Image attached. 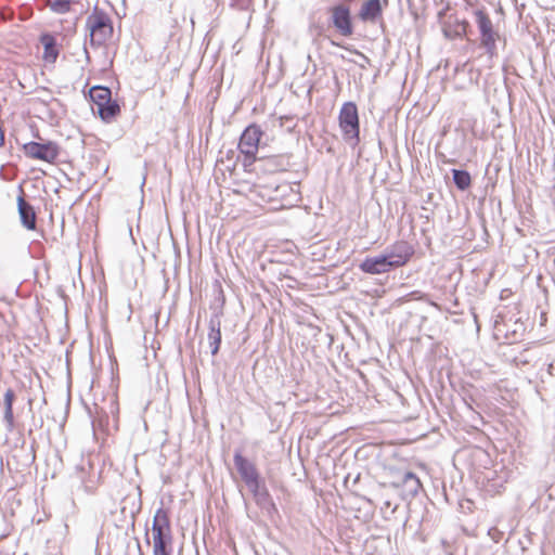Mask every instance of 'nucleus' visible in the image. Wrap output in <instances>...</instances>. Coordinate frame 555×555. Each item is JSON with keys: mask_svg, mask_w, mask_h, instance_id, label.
I'll list each match as a JSON object with an SVG mask.
<instances>
[{"mask_svg": "<svg viewBox=\"0 0 555 555\" xmlns=\"http://www.w3.org/2000/svg\"><path fill=\"white\" fill-rule=\"evenodd\" d=\"M90 43L94 48L107 47L114 36L113 21L108 13L95 7L86 21Z\"/></svg>", "mask_w": 555, "mask_h": 555, "instance_id": "1", "label": "nucleus"}, {"mask_svg": "<svg viewBox=\"0 0 555 555\" xmlns=\"http://www.w3.org/2000/svg\"><path fill=\"white\" fill-rule=\"evenodd\" d=\"M15 400V393L10 388L4 392L3 404H4V420L9 425H13L14 415H13V403Z\"/></svg>", "mask_w": 555, "mask_h": 555, "instance_id": "17", "label": "nucleus"}, {"mask_svg": "<svg viewBox=\"0 0 555 555\" xmlns=\"http://www.w3.org/2000/svg\"><path fill=\"white\" fill-rule=\"evenodd\" d=\"M262 137V131L257 125L248 126L240 138L238 150L243 155L242 165L245 172H256L255 163Z\"/></svg>", "mask_w": 555, "mask_h": 555, "instance_id": "2", "label": "nucleus"}, {"mask_svg": "<svg viewBox=\"0 0 555 555\" xmlns=\"http://www.w3.org/2000/svg\"><path fill=\"white\" fill-rule=\"evenodd\" d=\"M506 292H507V289H503V291H502L501 298H504V296H507V293H506Z\"/></svg>", "mask_w": 555, "mask_h": 555, "instance_id": "24", "label": "nucleus"}, {"mask_svg": "<svg viewBox=\"0 0 555 555\" xmlns=\"http://www.w3.org/2000/svg\"><path fill=\"white\" fill-rule=\"evenodd\" d=\"M40 42L43 46V61L50 64L55 63L60 53L55 38L50 34H43Z\"/></svg>", "mask_w": 555, "mask_h": 555, "instance_id": "14", "label": "nucleus"}, {"mask_svg": "<svg viewBox=\"0 0 555 555\" xmlns=\"http://www.w3.org/2000/svg\"><path fill=\"white\" fill-rule=\"evenodd\" d=\"M476 22L480 30L481 44L490 52L495 49L498 38L496 31L493 29L492 21L486 10L475 11Z\"/></svg>", "mask_w": 555, "mask_h": 555, "instance_id": "6", "label": "nucleus"}, {"mask_svg": "<svg viewBox=\"0 0 555 555\" xmlns=\"http://www.w3.org/2000/svg\"><path fill=\"white\" fill-rule=\"evenodd\" d=\"M452 173H453V181L460 190L464 191L470 186L472 177H470L469 172H467L465 170L453 169Z\"/></svg>", "mask_w": 555, "mask_h": 555, "instance_id": "18", "label": "nucleus"}, {"mask_svg": "<svg viewBox=\"0 0 555 555\" xmlns=\"http://www.w3.org/2000/svg\"><path fill=\"white\" fill-rule=\"evenodd\" d=\"M22 151L26 157L48 164H55L60 155V146L53 141L27 142L23 144Z\"/></svg>", "mask_w": 555, "mask_h": 555, "instance_id": "5", "label": "nucleus"}, {"mask_svg": "<svg viewBox=\"0 0 555 555\" xmlns=\"http://www.w3.org/2000/svg\"><path fill=\"white\" fill-rule=\"evenodd\" d=\"M387 4L388 0H383V2L382 0H366L362 3L358 16L362 22L375 23L382 18L383 10Z\"/></svg>", "mask_w": 555, "mask_h": 555, "instance_id": "10", "label": "nucleus"}, {"mask_svg": "<svg viewBox=\"0 0 555 555\" xmlns=\"http://www.w3.org/2000/svg\"><path fill=\"white\" fill-rule=\"evenodd\" d=\"M469 24L467 21H460L454 18L453 23L451 20L446 22L443 33L448 38H460L466 35Z\"/></svg>", "mask_w": 555, "mask_h": 555, "instance_id": "15", "label": "nucleus"}, {"mask_svg": "<svg viewBox=\"0 0 555 555\" xmlns=\"http://www.w3.org/2000/svg\"><path fill=\"white\" fill-rule=\"evenodd\" d=\"M89 94L103 121L111 122L120 114V106L116 101L112 100L109 88L94 86L90 89Z\"/></svg>", "mask_w": 555, "mask_h": 555, "instance_id": "4", "label": "nucleus"}, {"mask_svg": "<svg viewBox=\"0 0 555 555\" xmlns=\"http://www.w3.org/2000/svg\"><path fill=\"white\" fill-rule=\"evenodd\" d=\"M362 272L367 274H382L392 269L385 255L367 257L360 263Z\"/></svg>", "mask_w": 555, "mask_h": 555, "instance_id": "12", "label": "nucleus"}, {"mask_svg": "<svg viewBox=\"0 0 555 555\" xmlns=\"http://www.w3.org/2000/svg\"><path fill=\"white\" fill-rule=\"evenodd\" d=\"M506 292H507V289H503V291H502L501 298H504V296H507V293H506Z\"/></svg>", "mask_w": 555, "mask_h": 555, "instance_id": "23", "label": "nucleus"}, {"mask_svg": "<svg viewBox=\"0 0 555 555\" xmlns=\"http://www.w3.org/2000/svg\"><path fill=\"white\" fill-rule=\"evenodd\" d=\"M208 340H209V346L211 348V353L216 354L219 351L220 344H221V332H220L219 326L210 327V331L208 333Z\"/></svg>", "mask_w": 555, "mask_h": 555, "instance_id": "19", "label": "nucleus"}, {"mask_svg": "<svg viewBox=\"0 0 555 555\" xmlns=\"http://www.w3.org/2000/svg\"><path fill=\"white\" fill-rule=\"evenodd\" d=\"M414 255V248L405 241H397L385 255L392 268L405 266Z\"/></svg>", "mask_w": 555, "mask_h": 555, "instance_id": "7", "label": "nucleus"}, {"mask_svg": "<svg viewBox=\"0 0 555 555\" xmlns=\"http://www.w3.org/2000/svg\"><path fill=\"white\" fill-rule=\"evenodd\" d=\"M172 537L169 512L158 508L152 524V538Z\"/></svg>", "mask_w": 555, "mask_h": 555, "instance_id": "11", "label": "nucleus"}, {"mask_svg": "<svg viewBox=\"0 0 555 555\" xmlns=\"http://www.w3.org/2000/svg\"><path fill=\"white\" fill-rule=\"evenodd\" d=\"M18 212L22 220V223L28 230L36 229V214L30 204H28L23 196H18L17 198Z\"/></svg>", "mask_w": 555, "mask_h": 555, "instance_id": "13", "label": "nucleus"}, {"mask_svg": "<svg viewBox=\"0 0 555 555\" xmlns=\"http://www.w3.org/2000/svg\"><path fill=\"white\" fill-rule=\"evenodd\" d=\"M403 483H410L411 485V493L417 494L420 490L422 489V482L420 478L412 472H408L404 474L403 477Z\"/></svg>", "mask_w": 555, "mask_h": 555, "instance_id": "21", "label": "nucleus"}, {"mask_svg": "<svg viewBox=\"0 0 555 555\" xmlns=\"http://www.w3.org/2000/svg\"><path fill=\"white\" fill-rule=\"evenodd\" d=\"M234 464L244 482L250 489L257 490L259 488V475L255 465L240 453L234 455Z\"/></svg>", "mask_w": 555, "mask_h": 555, "instance_id": "8", "label": "nucleus"}, {"mask_svg": "<svg viewBox=\"0 0 555 555\" xmlns=\"http://www.w3.org/2000/svg\"><path fill=\"white\" fill-rule=\"evenodd\" d=\"M332 44H333V46H336V47L344 48V49H346V50H348V51H350V52H352V53L357 54L358 56H360V57H361L365 63H367V64L370 63V59H369L365 54H363L362 52H360V51H358V50H354V49H350V48L344 47V46H341L340 43H337V42H335V41H332Z\"/></svg>", "mask_w": 555, "mask_h": 555, "instance_id": "22", "label": "nucleus"}, {"mask_svg": "<svg viewBox=\"0 0 555 555\" xmlns=\"http://www.w3.org/2000/svg\"><path fill=\"white\" fill-rule=\"evenodd\" d=\"M153 555H173L172 537L152 538Z\"/></svg>", "mask_w": 555, "mask_h": 555, "instance_id": "16", "label": "nucleus"}, {"mask_svg": "<svg viewBox=\"0 0 555 555\" xmlns=\"http://www.w3.org/2000/svg\"><path fill=\"white\" fill-rule=\"evenodd\" d=\"M338 126L346 142L353 146L360 142V120L356 103L345 102L338 114Z\"/></svg>", "mask_w": 555, "mask_h": 555, "instance_id": "3", "label": "nucleus"}, {"mask_svg": "<svg viewBox=\"0 0 555 555\" xmlns=\"http://www.w3.org/2000/svg\"><path fill=\"white\" fill-rule=\"evenodd\" d=\"M332 21L335 28L345 37L353 34L350 10L346 5H336L331 9Z\"/></svg>", "mask_w": 555, "mask_h": 555, "instance_id": "9", "label": "nucleus"}, {"mask_svg": "<svg viewBox=\"0 0 555 555\" xmlns=\"http://www.w3.org/2000/svg\"><path fill=\"white\" fill-rule=\"evenodd\" d=\"M259 160H260V162H264V160H267V162H272V159H271V158H260Z\"/></svg>", "mask_w": 555, "mask_h": 555, "instance_id": "25", "label": "nucleus"}, {"mask_svg": "<svg viewBox=\"0 0 555 555\" xmlns=\"http://www.w3.org/2000/svg\"><path fill=\"white\" fill-rule=\"evenodd\" d=\"M48 7L55 13L64 14L70 11L72 1L69 0H48Z\"/></svg>", "mask_w": 555, "mask_h": 555, "instance_id": "20", "label": "nucleus"}]
</instances>
